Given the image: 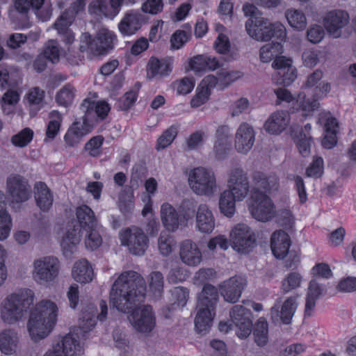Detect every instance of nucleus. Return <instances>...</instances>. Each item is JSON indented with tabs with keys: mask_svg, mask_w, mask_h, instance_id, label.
Listing matches in <instances>:
<instances>
[{
	"mask_svg": "<svg viewBox=\"0 0 356 356\" xmlns=\"http://www.w3.org/2000/svg\"><path fill=\"white\" fill-rule=\"evenodd\" d=\"M146 291L145 281L138 273L124 271L111 286L110 304L118 311L128 313L144 300Z\"/></svg>",
	"mask_w": 356,
	"mask_h": 356,
	"instance_id": "obj_1",
	"label": "nucleus"
},
{
	"mask_svg": "<svg viewBox=\"0 0 356 356\" xmlns=\"http://www.w3.org/2000/svg\"><path fill=\"white\" fill-rule=\"evenodd\" d=\"M34 292L29 289H20L8 296L1 304V318L8 324L13 325L26 315L30 307L33 304Z\"/></svg>",
	"mask_w": 356,
	"mask_h": 356,
	"instance_id": "obj_2",
	"label": "nucleus"
},
{
	"mask_svg": "<svg viewBox=\"0 0 356 356\" xmlns=\"http://www.w3.org/2000/svg\"><path fill=\"white\" fill-rule=\"evenodd\" d=\"M89 312L87 307L82 309L77 326L74 333H69L53 348L60 352L61 356H79L83 353V346L79 338L87 339L89 332Z\"/></svg>",
	"mask_w": 356,
	"mask_h": 356,
	"instance_id": "obj_3",
	"label": "nucleus"
},
{
	"mask_svg": "<svg viewBox=\"0 0 356 356\" xmlns=\"http://www.w3.org/2000/svg\"><path fill=\"white\" fill-rule=\"evenodd\" d=\"M248 34L257 41H268L275 38L283 41L286 35L284 26L278 22H270L263 17L249 19L245 23Z\"/></svg>",
	"mask_w": 356,
	"mask_h": 356,
	"instance_id": "obj_4",
	"label": "nucleus"
},
{
	"mask_svg": "<svg viewBox=\"0 0 356 356\" xmlns=\"http://www.w3.org/2000/svg\"><path fill=\"white\" fill-rule=\"evenodd\" d=\"M188 184L192 191L199 195H213L217 188L213 171L203 167L195 168L191 170Z\"/></svg>",
	"mask_w": 356,
	"mask_h": 356,
	"instance_id": "obj_5",
	"label": "nucleus"
},
{
	"mask_svg": "<svg viewBox=\"0 0 356 356\" xmlns=\"http://www.w3.org/2000/svg\"><path fill=\"white\" fill-rule=\"evenodd\" d=\"M249 201V211L257 220L268 222L275 216V207L272 200L258 188L253 189Z\"/></svg>",
	"mask_w": 356,
	"mask_h": 356,
	"instance_id": "obj_6",
	"label": "nucleus"
},
{
	"mask_svg": "<svg viewBox=\"0 0 356 356\" xmlns=\"http://www.w3.org/2000/svg\"><path fill=\"white\" fill-rule=\"evenodd\" d=\"M60 271V262L53 256H47L33 261V278L40 284L54 281Z\"/></svg>",
	"mask_w": 356,
	"mask_h": 356,
	"instance_id": "obj_7",
	"label": "nucleus"
},
{
	"mask_svg": "<svg viewBox=\"0 0 356 356\" xmlns=\"http://www.w3.org/2000/svg\"><path fill=\"white\" fill-rule=\"evenodd\" d=\"M230 243L232 248L238 252L245 254L250 252L255 245L254 232L245 224H237L231 231Z\"/></svg>",
	"mask_w": 356,
	"mask_h": 356,
	"instance_id": "obj_8",
	"label": "nucleus"
},
{
	"mask_svg": "<svg viewBox=\"0 0 356 356\" xmlns=\"http://www.w3.org/2000/svg\"><path fill=\"white\" fill-rule=\"evenodd\" d=\"M250 181L247 172L242 168H232L229 173L227 191H229L238 202L245 200L250 192Z\"/></svg>",
	"mask_w": 356,
	"mask_h": 356,
	"instance_id": "obj_9",
	"label": "nucleus"
},
{
	"mask_svg": "<svg viewBox=\"0 0 356 356\" xmlns=\"http://www.w3.org/2000/svg\"><path fill=\"white\" fill-rule=\"evenodd\" d=\"M298 295L291 296L284 301L281 298H277L270 309L271 319L275 323L281 321L285 325H289L298 308Z\"/></svg>",
	"mask_w": 356,
	"mask_h": 356,
	"instance_id": "obj_10",
	"label": "nucleus"
},
{
	"mask_svg": "<svg viewBox=\"0 0 356 356\" xmlns=\"http://www.w3.org/2000/svg\"><path fill=\"white\" fill-rule=\"evenodd\" d=\"M116 35L108 29H98L92 39L90 38V54L94 57L108 54L115 47Z\"/></svg>",
	"mask_w": 356,
	"mask_h": 356,
	"instance_id": "obj_11",
	"label": "nucleus"
},
{
	"mask_svg": "<svg viewBox=\"0 0 356 356\" xmlns=\"http://www.w3.org/2000/svg\"><path fill=\"white\" fill-rule=\"evenodd\" d=\"M6 189L13 202L22 203L31 197V186L20 175L12 174L7 177Z\"/></svg>",
	"mask_w": 356,
	"mask_h": 356,
	"instance_id": "obj_12",
	"label": "nucleus"
},
{
	"mask_svg": "<svg viewBox=\"0 0 356 356\" xmlns=\"http://www.w3.org/2000/svg\"><path fill=\"white\" fill-rule=\"evenodd\" d=\"M122 245L128 247L134 255H143L148 247V238L143 231L137 227L127 228L121 234Z\"/></svg>",
	"mask_w": 356,
	"mask_h": 356,
	"instance_id": "obj_13",
	"label": "nucleus"
},
{
	"mask_svg": "<svg viewBox=\"0 0 356 356\" xmlns=\"http://www.w3.org/2000/svg\"><path fill=\"white\" fill-rule=\"evenodd\" d=\"M81 109L84 115L74 122L65 135V141L70 146L78 143L81 138L86 136L89 131L88 112L89 111V98H86L81 105Z\"/></svg>",
	"mask_w": 356,
	"mask_h": 356,
	"instance_id": "obj_14",
	"label": "nucleus"
},
{
	"mask_svg": "<svg viewBox=\"0 0 356 356\" xmlns=\"http://www.w3.org/2000/svg\"><path fill=\"white\" fill-rule=\"evenodd\" d=\"M229 314L236 325V333L238 337L241 339L248 337L252 332V326L250 310L237 305L232 308Z\"/></svg>",
	"mask_w": 356,
	"mask_h": 356,
	"instance_id": "obj_15",
	"label": "nucleus"
},
{
	"mask_svg": "<svg viewBox=\"0 0 356 356\" xmlns=\"http://www.w3.org/2000/svg\"><path fill=\"white\" fill-rule=\"evenodd\" d=\"M128 318L134 327L140 332H151L156 323L152 307L149 305L134 310Z\"/></svg>",
	"mask_w": 356,
	"mask_h": 356,
	"instance_id": "obj_16",
	"label": "nucleus"
},
{
	"mask_svg": "<svg viewBox=\"0 0 356 356\" xmlns=\"http://www.w3.org/2000/svg\"><path fill=\"white\" fill-rule=\"evenodd\" d=\"M349 22V15L342 10L328 12L323 19V24L327 31L337 38L341 36V29Z\"/></svg>",
	"mask_w": 356,
	"mask_h": 356,
	"instance_id": "obj_17",
	"label": "nucleus"
},
{
	"mask_svg": "<svg viewBox=\"0 0 356 356\" xmlns=\"http://www.w3.org/2000/svg\"><path fill=\"white\" fill-rule=\"evenodd\" d=\"M272 66L277 70V84L290 86L297 77V70L292 65L290 58L284 56L278 57L274 60Z\"/></svg>",
	"mask_w": 356,
	"mask_h": 356,
	"instance_id": "obj_18",
	"label": "nucleus"
},
{
	"mask_svg": "<svg viewBox=\"0 0 356 356\" xmlns=\"http://www.w3.org/2000/svg\"><path fill=\"white\" fill-rule=\"evenodd\" d=\"M255 140V132L253 127L246 122L241 123L235 135V147L236 150L246 154L252 147Z\"/></svg>",
	"mask_w": 356,
	"mask_h": 356,
	"instance_id": "obj_19",
	"label": "nucleus"
},
{
	"mask_svg": "<svg viewBox=\"0 0 356 356\" xmlns=\"http://www.w3.org/2000/svg\"><path fill=\"white\" fill-rule=\"evenodd\" d=\"M245 285V282L242 277H232L220 285V294L225 301L235 303L240 298Z\"/></svg>",
	"mask_w": 356,
	"mask_h": 356,
	"instance_id": "obj_20",
	"label": "nucleus"
},
{
	"mask_svg": "<svg viewBox=\"0 0 356 356\" xmlns=\"http://www.w3.org/2000/svg\"><path fill=\"white\" fill-rule=\"evenodd\" d=\"M31 313L46 321L49 327H54L57 322L58 308L55 302L45 299L38 302Z\"/></svg>",
	"mask_w": 356,
	"mask_h": 356,
	"instance_id": "obj_21",
	"label": "nucleus"
},
{
	"mask_svg": "<svg viewBox=\"0 0 356 356\" xmlns=\"http://www.w3.org/2000/svg\"><path fill=\"white\" fill-rule=\"evenodd\" d=\"M219 301V293L217 288L207 284L197 296V309H204L216 313V308Z\"/></svg>",
	"mask_w": 356,
	"mask_h": 356,
	"instance_id": "obj_22",
	"label": "nucleus"
},
{
	"mask_svg": "<svg viewBox=\"0 0 356 356\" xmlns=\"http://www.w3.org/2000/svg\"><path fill=\"white\" fill-rule=\"evenodd\" d=\"M195 227L204 234H210L215 227V218L207 204H199L195 215Z\"/></svg>",
	"mask_w": 356,
	"mask_h": 356,
	"instance_id": "obj_23",
	"label": "nucleus"
},
{
	"mask_svg": "<svg viewBox=\"0 0 356 356\" xmlns=\"http://www.w3.org/2000/svg\"><path fill=\"white\" fill-rule=\"evenodd\" d=\"M48 323L43 319L30 314L27 322V329L31 339L34 342H38L46 338L54 327H49Z\"/></svg>",
	"mask_w": 356,
	"mask_h": 356,
	"instance_id": "obj_24",
	"label": "nucleus"
},
{
	"mask_svg": "<svg viewBox=\"0 0 356 356\" xmlns=\"http://www.w3.org/2000/svg\"><path fill=\"white\" fill-rule=\"evenodd\" d=\"M179 256L182 262L189 266H195L202 260L200 250L197 244L191 240H185L181 243Z\"/></svg>",
	"mask_w": 356,
	"mask_h": 356,
	"instance_id": "obj_25",
	"label": "nucleus"
},
{
	"mask_svg": "<svg viewBox=\"0 0 356 356\" xmlns=\"http://www.w3.org/2000/svg\"><path fill=\"white\" fill-rule=\"evenodd\" d=\"M290 245V238L285 232L277 230L272 234L270 248L276 258L284 259L289 253Z\"/></svg>",
	"mask_w": 356,
	"mask_h": 356,
	"instance_id": "obj_26",
	"label": "nucleus"
},
{
	"mask_svg": "<svg viewBox=\"0 0 356 356\" xmlns=\"http://www.w3.org/2000/svg\"><path fill=\"white\" fill-rule=\"evenodd\" d=\"M145 23V16L137 12L127 13L118 25L120 31L123 35L134 34Z\"/></svg>",
	"mask_w": 356,
	"mask_h": 356,
	"instance_id": "obj_27",
	"label": "nucleus"
},
{
	"mask_svg": "<svg viewBox=\"0 0 356 356\" xmlns=\"http://www.w3.org/2000/svg\"><path fill=\"white\" fill-rule=\"evenodd\" d=\"M19 337L13 329H6L0 332V350L6 355L16 353L19 346Z\"/></svg>",
	"mask_w": 356,
	"mask_h": 356,
	"instance_id": "obj_28",
	"label": "nucleus"
},
{
	"mask_svg": "<svg viewBox=\"0 0 356 356\" xmlns=\"http://www.w3.org/2000/svg\"><path fill=\"white\" fill-rule=\"evenodd\" d=\"M34 197L37 206L43 211H47L53 204V195L47 184L42 181L35 184Z\"/></svg>",
	"mask_w": 356,
	"mask_h": 356,
	"instance_id": "obj_29",
	"label": "nucleus"
},
{
	"mask_svg": "<svg viewBox=\"0 0 356 356\" xmlns=\"http://www.w3.org/2000/svg\"><path fill=\"white\" fill-rule=\"evenodd\" d=\"M289 123V115L283 111L273 113L265 124L266 130L273 134L284 131Z\"/></svg>",
	"mask_w": 356,
	"mask_h": 356,
	"instance_id": "obj_30",
	"label": "nucleus"
},
{
	"mask_svg": "<svg viewBox=\"0 0 356 356\" xmlns=\"http://www.w3.org/2000/svg\"><path fill=\"white\" fill-rule=\"evenodd\" d=\"M171 65L167 60H159L152 57L147 65V76L149 79H153L156 76H166L171 72Z\"/></svg>",
	"mask_w": 356,
	"mask_h": 356,
	"instance_id": "obj_31",
	"label": "nucleus"
},
{
	"mask_svg": "<svg viewBox=\"0 0 356 356\" xmlns=\"http://www.w3.org/2000/svg\"><path fill=\"white\" fill-rule=\"evenodd\" d=\"M161 217L166 229L175 231L179 225V215L175 209L168 203H164L161 209Z\"/></svg>",
	"mask_w": 356,
	"mask_h": 356,
	"instance_id": "obj_32",
	"label": "nucleus"
},
{
	"mask_svg": "<svg viewBox=\"0 0 356 356\" xmlns=\"http://www.w3.org/2000/svg\"><path fill=\"white\" fill-rule=\"evenodd\" d=\"M323 288L316 282L312 280L309 284L306 297L305 315L310 316L316 305V301L323 294Z\"/></svg>",
	"mask_w": 356,
	"mask_h": 356,
	"instance_id": "obj_33",
	"label": "nucleus"
},
{
	"mask_svg": "<svg viewBox=\"0 0 356 356\" xmlns=\"http://www.w3.org/2000/svg\"><path fill=\"white\" fill-rule=\"evenodd\" d=\"M252 180L257 187L266 191L277 190L278 188V178L274 174L266 175L261 172H255Z\"/></svg>",
	"mask_w": 356,
	"mask_h": 356,
	"instance_id": "obj_34",
	"label": "nucleus"
},
{
	"mask_svg": "<svg viewBox=\"0 0 356 356\" xmlns=\"http://www.w3.org/2000/svg\"><path fill=\"white\" fill-rule=\"evenodd\" d=\"M232 193L227 189L220 193L218 206L220 211L228 218H232L236 212V202H238Z\"/></svg>",
	"mask_w": 356,
	"mask_h": 356,
	"instance_id": "obj_35",
	"label": "nucleus"
},
{
	"mask_svg": "<svg viewBox=\"0 0 356 356\" xmlns=\"http://www.w3.org/2000/svg\"><path fill=\"white\" fill-rule=\"evenodd\" d=\"M338 123L334 118H328L325 124V136L322 140V145L326 149H331L337 143V133Z\"/></svg>",
	"mask_w": 356,
	"mask_h": 356,
	"instance_id": "obj_36",
	"label": "nucleus"
},
{
	"mask_svg": "<svg viewBox=\"0 0 356 356\" xmlns=\"http://www.w3.org/2000/svg\"><path fill=\"white\" fill-rule=\"evenodd\" d=\"M197 310L195 327L197 332L204 334L210 329L216 313L204 309Z\"/></svg>",
	"mask_w": 356,
	"mask_h": 356,
	"instance_id": "obj_37",
	"label": "nucleus"
},
{
	"mask_svg": "<svg viewBox=\"0 0 356 356\" xmlns=\"http://www.w3.org/2000/svg\"><path fill=\"white\" fill-rule=\"evenodd\" d=\"M323 77L322 71L317 70L307 76L305 86L311 88L316 86L321 95H326L330 90V85L327 83L321 81Z\"/></svg>",
	"mask_w": 356,
	"mask_h": 356,
	"instance_id": "obj_38",
	"label": "nucleus"
},
{
	"mask_svg": "<svg viewBox=\"0 0 356 356\" xmlns=\"http://www.w3.org/2000/svg\"><path fill=\"white\" fill-rule=\"evenodd\" d=\"M72 23L58 18L53 27L57 31L58 34L62 37V40L65 44H72L74 41V35L69 28Z\"/></svg>",
	"mask_w": 356,
	"mask_h": 356,
	"instance_id": "obj_39",
	"label": "nucleus"
},
{
	"mask_svg": "<svg viewBox=\"0 0 356 356\" xmlns=\"http://www.w3.org/2000/svg\"><path fill=\"white\" fill-rule=\"evenodd\" d=\"M282 46L280 42H272L264 45L260 49V59L263 63H268L273 58H278L282 53Z\"/></svg>",
	"mask_w": 356,
	"mask_h": 356,
	"instance_id": "obj_40",
	"label": "nucleus"
},
{
	"mask_svg": "<svg viewBox=\"0 0 356 356\" xmlns=\"http://www.w3.org/2000/svg\"><path fill=\"white\" fill-rule=\"evenodd\" d=\"M179 127L178 124H173L163 132L157 139L156 145L157 151L164 149L172 144L177 136Z\"/></svg>",
	"mask_w": 356,
	"mask_h": 356,
	"instance_id": "obj_41",
	"label": "nucleus"
},
{
	"mask_svg": "<svg viewBox=\"0 0 356 356\" xmlns=\"http://www.w3.org/2000/svg\"><path fill=\"white\" fill-rule=\"evenodd\" d=\"M86 0H76L70 6L61 13L58 18L60 20L68 21V23H73L75 17L84 13Z\"/></svg>",
	"mask_w": 356,
	"mask_h": 356,
	"instance_id": "obj_42",
	"label": "nucleus"
},
{
	"mask_svg": "<svg viewBox=\"0 0 356 356\" xmlns=\"http://www.w3.org/2000/svg\"><path fill=\"white\" fill-rule=\"evenodd\" d=\"M285 16L289 24L298 30L304 29L307 26V19L305 14L297 9L290 8L286 10Z\"/></svg>",
	"mask_w": 356,
	"mask_h": 356,
	"instance_id": "obj_43",
	"label": "nucleus"
},
{
	"mask_svg": "<svg viewBox=\"0 0 356 356\" xmlns=\"http://www.w3.org/2000/svg\"><path fill=\"white\" fill-rule=\"evenodd\" d=\"M102 226L98 224L95 213L90 209V250H95L102 245Z\"/></svg>",
	"mask_w": 356,
	"mask_h": 356,
	"instance_id": "obj_44",
	"label": "nucleus"
},
{
	"mask_svg": "<svg viewBox=\"0 0 356 356\" xmlns=\"http://www.w3.org/2000/svg\"><path fill=\"white\" fill-rule=\"evenodd\" d=\"M254 341L259 346L266 344L268 339V323L264 318H259L253 330Z\"/></svg>",
	"mask_w": 356,
	"mask_h": 356,
	"instance_id": "obj_45",
	"label": "nucleus"
},
{
	"mask_svg": "<svg viewBox=\"0 0 356 356\" xmlns=\"http://www.w3.org/2000/svg\"><path fill=\"white\" fill-rule=\"evenodd\" d=\"M302 277L298 272H291L282 281L281 289L284 293H289L301 285Z\"/></svg>",
	"mask_w": 356,
	"mask_h": 356,
	"instance_id": "obj_46",
	"label": "nucleus"
},
{
	"mask_svg": "<svg viewBox=\"0 0 356 356\" xmlns=\"http://www.w3.org/2000/svg\"><path fill=\"white\" fill-rule=\"evenodd\" d=\"M72 277L77 282L86 284L89 278L88 262L86 259L76 261L72 269Z\"/></svg>",
	"mask_w": 356,
	"mask_h": 356,
	"instance_id": "obj_47",
	"label": "nucleus"
},
{
	"mask_svg": "<svg viewBox=\"0 0 356 356\" xmlns=\"http://www.w3.org/2000/svg\"><path fill=\"white\" fill-rule=\"evenodd\" d=\"M90 14L97 16V20L102 16L113 18L107 0H94L90 3Z\"/></svg>",
	"mask_w": 356,
	"mask_h": 356,
	"instance_id": "obj_48",
	"label": "nucleus"
},
{
	"mask_svg": "<svg viewBox=\"0 0 356 356\" xmlns=\"http://www.w3.org/2000/svg\"><path fill=\"white\" fill-rule=\"evenodd\" d=\"M149 286L150 291L156 297H160L163 291V276L159 271L152 272L149 277Z\"/></svg>",
	"mask_w": 356,
	"mask_h": 356,
	"instance_id": "obj_49",
	"label": "nucleus"
},
{
	"mask_svg": "<svg viewBox=\"0 0 356 356\" xmlns=\"http://www.w3.org/2000/svg\"><path fill=\"white\" fill-rule=\"evenodd\" d=\"M51 119L48 123L46 135L49 139H53L58 134L61 122V116L58 111H53L49 113Z\"/></svg>",
	"mask_w": 356,
	"mask_h": 356,
	"instance_id": "obj_50",
	"label": "nucleus"
},
{
	"mask_svg": "<svg viewBox=\"0 0 356 356\" xmlns=\"http://www.w3.org/2000/svg\"><path fill=\"white\" fill-rule=\"evenodd\" d=\"M74 97V88L70 85H65L58 92L56 100L59 105L67 107L72 103Z\"/></svg>",
	"mask_w": 356,
	"mask_h": 356,
	"instance_id": "obj_51",
	"label": "nucleus"
},
{
	"mask_svg": "<svg viewBox=\"0 0 356 356\" xmlns=\"http://www.w3.org/2000/svg\"><path fill=\"white\" fill-rule=\"evenodd\" d=\"M60 48L57 41L49 40L44 49L43 55L52 63H58L60 60Z\"/></svg>",
	"mask_w": 356,
	"mask_h": 356,
	"instance_id": "obj_52",
	"label": "nucleus"
},
{
	"mask_svg": "<svg viewBox=\"0 0 356 356\" xmlns=\"http://www.w3.org/2000/svg\"><path fill=\"white\" fill-rule=\"evenodd\" d=\"M33 131L30 128H24L11 138L12 143L19 147H26L32 140Z\"/></svg>",
	"mask_w": 356,
	"mask_h": 356,
	"instance_id": "obj_53",
	"label": "nucleus"
},
{
	"mask_svg": "<svg viewBox=\"0 0 356 356\" xmlns=\"http://www.w3.org/2000/svg\"><path fill=\"white\" fill-rule=\"evenodd\" d=\"M198 206L193 199L184 200L180 206L183 218L186 221L193 219L195 214L196 215Z\"/></svg>",
	"mask_w": 356,
	"mask_h": 356,
	"instance_id": "obj_54",
	"label": "nucleus"
},
{
	"mask_svg": "<svg viewBox=\"0 0 356 356\" xmlns=\"http://www.w3.org/2000/svg\"><path fill=\"white\" fill-rule=\"evenodd\" d=\"M138 97V92L136 90H131L127 92L123 97H120L117 103L116 106L119 110L127 111L134 104Z\"/></svg>",
	"mask_w": 356,
	"mask_h": 356,
	"instance_id": "obj_55",
	"label": "nucleus"
},
{
	"mask_svg": "<svg viewBox=\"0 0 356 356\" xmlns=\"http://www.w3.org/2000/svg\"><path fill=\"white\" fill-rule=\"evenodd\" d=\"M172 295L173 296V298L175 300L174 303L172 304V307L177 308L178 307H184L186 305L188 296H189V291L184 287L182 286H178L175 287L172 291Z\"/></svg>",
	"mask_w": 356,
	"mask_h": 356,
	"instance_id": "obj_56",
	"label": "nucleus"
},
{
	"mask_svg": "<svg viewBox=\"0 0 356 356\" xmlns=\"http://www.w3.org/2000/svg\"><path fill=\"white\" fill-rule=\"evenodd\" d=\"M323 173V161L321 157H318L306 169V175L309 177L314 179L319 178Z\"/></svg>",
	"mask_w": 356,
	"mask_h": 356,
	"instance_id": "obj_57",
	"label": "nucleus"
},
{
	"mask_svg": "<svg viewBox=\"0 0 356 356\" xmlns=\"http://www.w3.org/2000/svg\"><path fill=\"white\" fill-rule=\"evenodd\" d=\"M296 145L300 154L305 157L309 155L312 138H306L305 135H295Z\"/></svg>",
	"mask_w": 356,
	"mask_h": 356,
	"instance_id": "obj_58",
	"label": "nucleus"
},
{
	"mask_svg": "<svg viewBox=\"0 0 356 356\" xmlns=\"http://www.w3.org/2000/svg\"><path fill=\"white\" fill-rule=\"evenodd\" d=\"M11 219L8 212L4 209L0 210V240L6 238L9 234Z\"/></svg>",
	"mask_w": 356,
	"mask_h": 356,
	"instance_id": "obj_59",
	"label": "nucleus"
},
{
	"mask_svg": "<svg viewBox=\"0 0 356 356\" xmlns=\"http://www.w3.org/2000/svg\"><path fill=\"white\" fill-rule=\"evenodd\" d=\"M232 149V143L215 142L213 152L215 158L218 160H224Z\"/></svg>",
	"mask_w": 356,
	"mask_h": 356,
	"instance_id": "obj_60",
	"label": "nucleus"
},
{
	"mask_svg": "<svg viewBox=\"0 0 356 356\" xmlns=\"http://www.w3.org/2000/svg\"><path fill=\"white\" fill-rule=\"evenodd\" d=\"M76 216L79 222L76 225L87 229L89 227V207L85 204L80 206L76 209Z\"/></svg>",
	"mask_w": 356,
	"mask_h": 356,
	"instance_id": "obj_61",
	"label": "nucleus"
},
{
	"mask_svg": "<svg viewBox=\"0 0 356 356\" xmlns=\"http://www.w3.org/2000/svg\"><path fill=\"white\" fill-rule=\"evenodd\" d=\"M302 60L305 66L313 67L319 61L318 51L313 49H306L302 54Z\"/></svg>",
	"mask_w": 356,
	"mask_h": 356,
	"instance_id": "obj_62",
	"label": "nucleus"
},
{
	"mask_svg": "<svg viewBox=\"0 0 356 356\" xmlns=\"http://www.w3.org/2000/svg\"><path fill=\"white\" fill-rule=\"evenodd\" d=\"M188 277V275L184 268L176 267L170 270L168 275V280L170 283L176 284L184 281Z\"/></svg>",
	"mask_w": 356,
	"mask_h": 356,
	"instance_id": "obj_63",
	"label": "nucleus"
},
{
	"mask_svg": "<svg viewBox=\"0 0 356 356\" xmlns=\"http://www.w3.org/2000/svg\"><path fill=\"white\" fill-rule=\"evenodd\" d=\"M189 35L185 31L178 30L171 37L170 42L172 48L178 49L188 40Z\"/></svg>",
	"mask_w": 356,
	"mask_h": 356,
	"instance_id": "obj_64",
	"label": "nucleus"
}]
</instances>
